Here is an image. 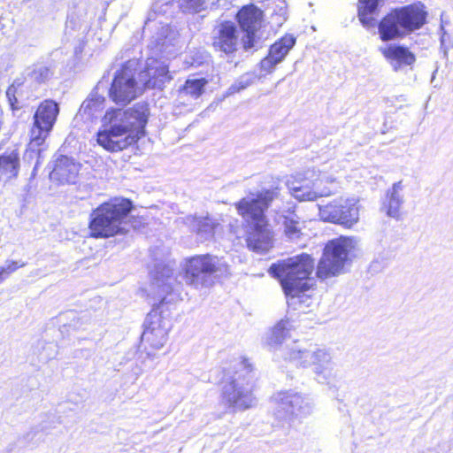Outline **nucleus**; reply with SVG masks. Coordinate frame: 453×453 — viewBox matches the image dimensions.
Masks as SVG:
<instances>
[{"label": "nucleus", "mask_w": 453, "mask_h": 453, "mask_svg": "<svg viewBox=\"0 0 453 453\" xmlns=\"http://www.w3.org/2000/svg\"><path fill=\"white\" fill-rule=\"evenodd\" d=\"M149 109L146 104H137L127 110L106 111L103 118L104 129L97 133V142L106 150L120 151L144 135Z\"/></svg>", "instance_id": "nucleus-1"}, {"label": "nucleus", "mask_w": 453, "mask_h": 453, "mask_svg": "<svg viewBox=\"0 0 453 453\" xmlns=\"http://www.w3.org/2000/svg\"><path fill=\"white\" fill-rule=\"evenodd\" d=\"M313 270L314 259L303 253L273 264L268 272L280 280L286 296L295 299L303 297L310 288L309 277Z\"/></svg>", "instance_id": "nucleus-2"}, {"label": "nucleus", "mask_w": 453, "mask_h": 453, "mask_svg": "<svg viewBox=\"0 0 453 453\" xmlns=\"http://www.w3.org/2000/svg\"><path fill=\"white\" fill-rule=\"evenodd\" d=\"M289 362L297 367L311 368L320 384L331 385L338 377V368L330 349L309 344H296L288 352Z\"/></svg>", "instance_id": "nucleus-3"}, {"label": "nucleus", "mask_w": 453, "mask_h": 453, "mask_svg": "<svg viewBox=\"0 0 453 453\" xmlns=\"http://www.w3.org/2000/svg\"><path fill=\"white\" fill-rule=\"evenodd\" d=\"M360 250L359 240L352 236H340L327 242L318 263L316 275L324 280L344 273L345 267L357 257Z\"/></svg>", "instance_id": "nucleus-4"}, {"label": "nucleus", "mask_w": 453, "mask_h": 453, "mask_svg": "<svg viewBox=\"0 0 453 453\" xmlns=\"http://www.w3.org/2000/svg\"><path fill=\"white\" fill-rule=\"evenodd\" d=\"M131 208V202L125 198H115L102 203L90 215L89 228L92 236L107 238L127 233L128 224L125 219Z\"/></svg>", "instance_id": "nucleus-5"}, {"label": "nucleus", "mask_w": 453, "mask_h": 453, "mask_svg": "<svg viewBox=\"0 0 453 453\" xmlns=\"http://www.w3.org/2000/svg\"><path fill=\"white\" fill-rule=\"evenodd\" d=\"M426 12L422 4H410L395 8L379 23L378 30L382 41H393L419 29L426 22Z\"/></svg>", "instance_id": "nucleus-6"}, {"label": "nucleus", "mask_w": 453, "mask_h": 453, "mask_svg": "<svg viewBox=\"0 0 453 453\" xmlns=\"http://www.w3.org/2000/svg\"><path fill=\"white\" fill-rule=\"evenodd\" d=\"M228 273V265L222 258L206 254L187 260L183 279L186 284L198 289L211 287L216 279L227 276Z\"/></svg>", "instance_id": "nucleus-7"}, {"label": "nucleus", "mask_w": 453, "mask_h": 453, "mask_svg": "<svg viewBox=\"0 0 453 453\" xmlns=\"http://www.w3.org/2000/svg\"><path fill=\"white\" fill-rule=\"evenodd\" d=\"M240 371L236 372L232 380L223 387V398L235 411H245L256 404L252 395L253 379L251 364L242 359Z\"/></svg>", "instance_id": "nucleus-8"}, {"label": "nucleus", "mask_w": 453, "mask_h": 453, "mask_svg": "<svg viewBox=\"0 0 453 453\" xmlns=\"http://www.w3.org/2000/svg\"><path fill=\"white\" fill-rule=\"evenodd\" d=\"M333 181L334 179L331 177L322 175L312 169L290 176L287 180V186L292 196L298 201H314L318 197L330 194L326 184Z\"/></svg>", "instance_id": "nucleus-9"}, {"label": "nucleus", "mask_w": 453, "mask_h": 453, "mask_svg": "<svg viewBox=\"0 0 453 453\" xmlns=\"http://www.w3.org/2000/svg\"><path fill=\"white\" fill-rule=\"evenodd\" d=\"M138 66L136 59L127 61L114 76L110 88V97L117 104L127 105L144 89L140 79L134 77Z\"/></svg>", "instance_id": "nucleus-10"}, {"label": "nucleus", "mask_w": 453, "mask_h": 453, "mask_svg": "<svg viewBox=\"0 0 453 453\" xmlns=\"http://www.w3.org/2000/svg\"><path fill=\"white\" fill-rule=\"evenodd\" d=\"M273 403L275 418L288 423L311 415L314 408L309 397L292 390L278 392L273 396Z\"/></svg>", "instance_id": "nucleus-11"}, {"label": "nucleus", "mask_w": 453, "mask_h": 453, "mask_svg": "<svg viewBox=\"0 0 453 453\" xmlns=\"http://www.w3.org/2000/svg\"><path fill=\"white\" fill-rule=\"evenodd\" d=\"M278 194L277 188L250 193L235 203L234 206L246 226L260 225L261 222L267 221L265 212Z\"/></svg>", "instance_id": "nucleus-12"}, {"label": "nucleus", "mask_w": 453, "mask_h": 453, "mask_svg": "<svg viewBox=\"0 0 453 453\" xmlns=\"http://www.w3.org/2000/svg\"><path fill=\"white\" fill-rule=\"evenodd\" d=\"M58 112V105L52 100H45L39 105L30 131L31 147H39L43 143L56 122Z\"/></svg>", "instance_id": "nucleus-13"}, {"label": "nucleus", "mask_w": 453, "mask_h": 453, "mask_svg": "<svg viewBox=\"0 0 453 453\" xmlns=\"http://www.w3.org/2000/svg\"><path fill=\"white\" fill-rule=\"evenodd\" d=\"M180 284L174 277L173 269L168 265L163 266L160 271L156 272L151 291L160 303H168L180 298Z\"/></svg>", "instance_id": "nucleus-14"}, {"label": "nucleus", "mask_w": 453, "mask_h": 453, "mask_svg": "<svg viewBox=\"0 0 453 453\" xmlns=\"http://www.w3.org/2000/svg\"><path fill=\"white\" fill-rule=\"evenodd\" d=\"M168 330L169 321L157 311H153L146 318L142 339L151 348L159 349L167 341Z\"/></svg>", "instance_id": "nucleus-15"}, {"label": "nucleus", "mask_w": 453, "mask_h": 453, "mask_svg": "<svg viewBox=\"0 0 453 453\" xmlns=\"http://www.w3.org/2000/svg\"><path fill=\"white\" fill-rule=\"evenodd\" d=\"M293 326L289 320L282 319L279 321L267 334L265 338V343L269 349L275 355L282 357L285 360L288 357V352L296 345V342L290 347L287 343L290 338V331Z\"/></svg>", "instance_id": "nucleus-16"}, {"label": "nucleus", "mask_w": 453, "mask_h": 453, "mask_svg": "<svg viewBox=\"0 0 453 453\" xmlns=\"http://www.w3.org/2000/svg\"><path fill=\"white\" fill-rule=\"evenodd\" d=\"M262 16V11L254 5L244 6L239 11L237 19L241 28L246 34L242 38L245 49L256 46V33L261 27Z\"/></svg>", "instance_id": "nucleus-17"}, {"label": "nucleus", "mask_w": 453, "mask_h": 453, "mask_svg": "<svg viewBox=\"0 0 453 453\" xmlns=\"http://www.w3.org/2000/svg\"><path fill=\"white\" fill-rule=\"evenodd\" d=\"M138 79L144 88L162 89L173 78L169 73L168 65L165 62L148 58L146 69L139 73Z\"/></svg>", "instance_id": "nucleus-18"}, {"label": "nucleus", "mask_w": 453, "mask_h": 453, "mask_svg": "<svg viewBox=\"0 0 453 453\" xmlns=\"http://www.w3.org/2000/svg\"><path fill=\"white\" fill-rule=\"evenodd\" d=\"M246 242L250 250L257 253L268 251L273 245V232L268 220L260 225L246 226Z\"/></svg>", "instance_id": "nucleus-19"}, {"label": "nucleus", "mask_w": 453, "mask_h": 453, "mask_svg": "<svg viewBox=\"0 0 453 453\" xmlns=\"http://www.w3.org/2000/svg\"><path fill=\"white\" fill-rule=\"evenodd\" d=\"M296 44V38L293 35H287L273 44L269 49L268 55L260 61L261 71L266 73L273 72L277 65L281 63L289 50Z\"/></svg>", "instance_id": "nucleus-20"}, {"label": "nucleus", "mask_w": 453, "mask_h": 453, "mask_svg": "<svg viewBox=\"0 0 453 453\" xmlns=\"http://www.w3.org/2000/svg\"><path fill=\"white\" fill-rule=\"evenodd\" d=\"M380 51L394 71H398L403 66L411 65L416 61L415 55L408 48L402 45L389 44L380 47Z\"/></svg>", "instance_id": "nucleus-21"}, {"label": "nucleus", "mask_w": 453, "mask_h": 453, "mask_svg": "<svg viewBox=\"0 0 453 453\" xmlns=\"http://www.w3.org/2000/svg\"><path fill=\"white\" fill-rule=\"evenodd\" d=\"M79 171L80 164L75 163L73 158L66 156H60L56 160L55 166L50 173V178L61 183H74Z\"/></svg>", "instance_id": "nucleus-22"}, {"label": "nucleus", "mask_w": 453, "mask_h": 453, "mask_svg": "<svg viewBox=\"0 0 453 453\" xmlns=\"http://www.w3.org/2000/svg\"><path fill=\"white\" fill-rule=\"evenodd\" d=\"M403 189V180H399L395 182L387 191L386 198L382 204V211L386 212L387 216L395 219L400 218V209L404 203Z\"/></svg>", "instance_id": "nucleus-23"}, {"label": "nucleus", "mask_w": 453, "mask_h": 453, "mask_svg": "<svg viewBox=\"0 0 453 453\" xmlns=\"http://www.w3.org/2000/svg\"><path fill=\"white\" fill-rule=\"evenodd\" d=\"M186 224L188 225L191 230L196 234L197 239L201 242L211 240L219 226L211 218H197L194 216L187 217Z\"/></svg>", "instance_id": "nucleus-24"}, {"label": "nucleus", "mask_w": 453, "mask_h": 453, "mask_svg": "<svg viewBox=\"0 0 453 453\" xmlns=\"http://www.w3.org/2000/svg\"><path fill=\"white\" fill-rule=\"evenodd\" d=\"M236 28L230 23L222 24L219 27L218 36H216L213 41L214 48L217 50L229 54L236 50Z\"/></svg>", "instance_id": "nucleus-25"}, {"label": "nucleus", "mask_w": 453, "mask_h": 453, "mask_svg": "<svg viewBox=\"0 0 453 453\" xmlns=\"http://www.w3.org/2000/svg\"><path fill=\"white\" fill-rule=\"evenodd\" d=\"M208 80L205 78H188L178 91V101L188 104L189 100L198 99L204 92Z\"/></svg>", "instance_id": "nucleus-26"}, {"label": "nucleus", "mask_w": 453, "mask_h": 453, "mask_svg": "<svg viewBox=\"0 0 453 453\" xmlns=\"http://www.w3.org/2000/svg\"><path fill=\"white\" fill-rule=\"evenodd\" d=\"M279 223L283 228L285 236L290 241H296L303 234L304 223L294 211H286L278 218Z\"/></svg>", "instance_id": "nucleus-27"}, {"label": "nucleus", "mask_w": 453, "mask_h": 453, "mask_svg": "<svg viewBox=\"0 0 453 453\" xmlns=\"http://www.w3.org/2000/svg\"><path fill=\"white\" fill-rule=\"evenodd\" d=\"M105 106V98L97 94H91L86 99L78 112V115L86 120H93L101 116Z\"/></svg>", "instance_id": "nucleus-28"}, {"label": "nucleus", "mask_w": 453, "mask_h": 453, "mask_svg": "<svg viewBox=\"0 0 453 453\" xmlns=\"http://www.w3.org/2000/svg\"><path fill=\"white\" fill-rule=\"evenodd\" d=\"M19 170V157L16 150L5 152L0 156V180L15 178Z\"/></svg>", "instance_id": "nucleus-29"}, {"label": "nucleus", "mask_w": 453, "mask_h": 453, "mask_svg": "<svg viewBox=\"0 0 453 453\" xmlns=\"http://www.w3.org/2000/svg\"><path fill=\"white\" fill-rule=\"evenodd\" d=\"M359 201L357 198H345L343 206L340 211L344 219L338 220V224L346 227H352L359 220Z\"/></svg>", "instance_id": "nucleus-30"}, {"label": "nucleus", "mask_w": 453, "mask_h": 453, "mask_svg": "<svg viewBox=\"0 0 453 453\" xmlns=\"http://www.w3.org/2000/svg\"><path fill=\"white\" fill-rule=\"evenodd\" d=\"M381 2L383 0H358V19L364 27H370L374 25L372 15Z\"/></svg>", "instance_id": "nucleus-31"}, {"label": "nucleus", "mask_w": 453, "mask_h": 453, "mask_svg": "<svg viewBox=\"0 0 453 453\" xmlns=\"http://www.w3.org/2000/svg\"><path fill=\"white\" fill-rule=\"evenodd\" d=\"M345 198L340 197L324 206H319V217L323 221L338 224V220L342 219V214L340 213ZM345 218H343L344 219Z\"/></svg>", "instance_id": "nucleus-32"}, {"label": "nucleus", "mask_w": 453, "mask_h": 453, "mask_svg": "<svg viewBox=\"0 0 453 453\" xmlns=\"http://www.w3.org/2000/svg\"><path fill=\"white\" fill-rule=\"evenodd\" d=\"M53 65L50 63H37L27 69V78L36 83H44L53 75Z\"/></svg>", "instance_id": "nucleus-33"}, {"label": "nucleus", "mask_w": 453, "mask_h": 453, "mask_svg": "<svg viewBox=\"0 0 453 453\" xmlns=\"http://www.w3.org/2000/svg\"><path fill=\"white\" fill-rule=\"evenodd\" d=\"M173 6L178 7L182 12L196 13L204 9L203 0H173Z\"/></svg>", "instance_id": "nucleus-34"}, {"label": "nucleus", "mask_w": 453, "mask_h": 453, "mask_svg": "<svg viewBox=\"0 0 453 453\" xmlns=\"http://www.w3.org/2000/svg\"><path fill=\"white\" fill-rule=\"evenodd\" d=\"M256 75L251 73H244L240 76L226 90V95L227 96L238 93L255 82Z\"/></svg>", "instance_id": "nucleus-35"}, {"label": "nucleus", "mask_w": 453, "mask_h": 453, "mask_svg": "<svg viewBox=\"0 0 453 453\" xmlns=\"http://www.w3.org/2000/svg\"><path fill=\"white\" fill-rule=\"evenodd\" d=\"M6 96L12 110L19 109L22 102V84L14 81L6 90Z\"/></svg>", "instance_id": "nucleus-36"}, {"label": "nucleus", "mask_w": 453, "mask_h": 453, "mask_svg": "<svg viewBox=\"0 0 453 453\" xmlns=\"http://www.w3.org/2000/svg\"><path fill=\"white\" fill-rule=\"evenodd\" d=\"M24 265V263L19 264V262L16 261H6L5 264L1 266L4 267V273L8 277L12 273H14L18 268L23 267Z\"/></svg>", "instance_id": "nucleus-37"}, {"label": "nucleus", "mask_w": 453, "mask_h": 453, "mask_svg": "<svg viewBox=\"0 0 453 453\" xmlns=\"http://www.w3.org/2000/svg\"><path fill=\"white\" fill-rule=\"evenodd\" d=\"M7 278V276L4 273V267L0 265V284L4 282V280Z\"/></svg>", "instance_id": "nucleus-38"}, {"label": "nucleus", "mask_w": 453, "mask_h": 453, "mask_svg": "<svg viewBox=\"0 0 453 453\" xmlns=\"http://www.w3.org/2000/svg\"><path fill=\"white\" fill-rule=\"evenodd\" d=\"M207 1L210 2L211 4H216L220 0H207Z\"/></svg>", "instance_id": "nucleus-39"}]
</instances>
